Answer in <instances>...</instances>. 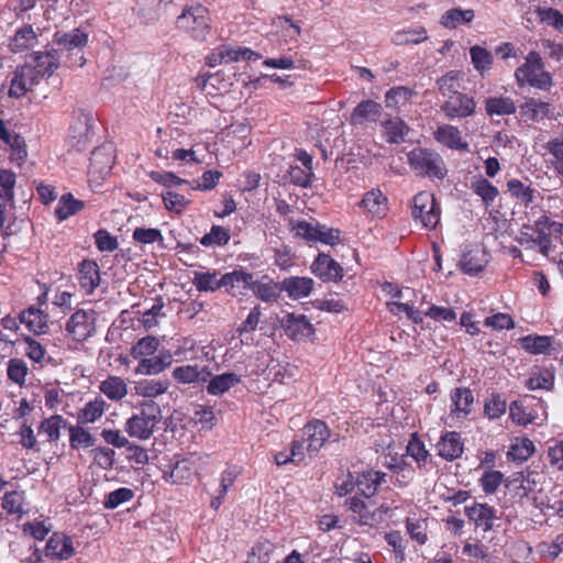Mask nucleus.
Segmentation results:
<instances>
[{"mask_svg":"<svg viewBox=\"0 0 563 563\" xmlns=\"http://www.w3.org/2000/svg\"><path fill=\"white\" fill-rule=\"evenodd\" d=\"M536 444L528 438H516L509 445L508 459L516 463H523L534 454Z\"/></svg>","mask_w":563,"mask_h":563,"instance_id":"c03bdc74","label":"nucleus"},{"mask_svg":"<svg viewBox=\"0 0 563 563\" xmlns=\"http://www.w3.org/2000/svg\"><path fill=\"white\" fill-rule=\"evenodd\" d=\"M159 346V340L155 336L147 335L140 339L131 349V355L134 358H145L153 355Z\"/></svg>","mask_w":563,"mask_h":563,"instance_id":"69168bd1","label":"nucleus"},{"mask_svg":"<svg viewBox=\"0 0 563 563\" xmlns=\"http://www.w3.org/2000/svg\"><path fill=\"white\" fill-rule=\"evenodd\" d=\"M384 477L385 473L374 470L357 473L355 477V487L362 496L369 498L376 494Z\"/></svg>","mask_w":563,"mask_h":563,"instance_id":"f704fd0d","label":"nucleus"},{"mask_svg":"<svg viewBox=\"0 0 563 563\" xmlns=\"http://www.w3.org/2000/svg\"><path fill=\"white\" fill-rule=\"evenodd\" d=\"M527 398L521 401H512L509 404V418L517 426H528L537 419V412L526 404Z\"/></svg>","mask_w":563,"mask_h":563,"instance_id":"ea45409f","label":"nucleus"},{"mask_svg":"<svg viewBox=\"0 0 563 563\" xmlns=\"http://www.w3.org/2000/svg\"><path fill=\"white\" fill-rule=\"evenodd\" d=\"M99 390L108 399L120 401L128 395V385L122 377L109 376L100 383Z\"/></svg>","mask_w":563,"mask_h":563,"instance_id":"58836bf2","label":"nucleus"},{"mask_svg":"<svg viewBox=\"0 0 563 563\" xmlns=\"http://www.w3.org/2000/svg\"><path fill=\"white\" fill-rule=\"evenodd\" d=\"M406 453L415 460L418 471L428 473L433 470L434 464L432 462V455L430 451L426 449V443L419 437L418 432L410 434V439L406 445Z\"/></svg>","mask_w":563,"mask_h":563,"instance_id":"412c9836","label":"nucleus"},{"mask_svg":"<svg viewBox=\"0 0 563 563\" xmlns=\"http://www.w3.org/2000/svg\"><path fill=\"white\" fill-rule=\"evenodd\" d=\"M534 13L540 21V24L552 26L558 32L563 29V13L553 7L536 5Z\"/></svg>","mask_w":563,"mask_h":563,"instance_id":"864d4df0","label":"nucleus"},{"mask_svg":"<svg viewBox=\"0 0 563 563\" xmlns=\"http://www.w3.org/2000/svg\"><path fill=\"white\" fill-rule=\"evenodd\" d=\"M507 189L510 197L521 202L522 206L529 207L536 199L538 191L532 186L526 185L519 178H510L507 181Z\"/></svg>","mask_w":563,"mask_h":563,"instance_id":"4c0bfd02","label":"nucleus"},{"mask_svg":"<svg viewBox=\"0 0 563 563\" xmlns=\"http://www.w3.org/2000/svg\"><path fill=\"white\" fill-rule=\"evenodd\" d=\"M383 132L389 143H399L405 140L408 126L400 118L387 119L383 124Z\"/></svg>","mask_w":563,"mask_h":563,"instance_id":"4d7b16f0","label":"nucleus"},{"mask_svg":"<svg viewBox=\"0 0 563 563\" xmlns=\"http://www.w3.org/2000/svg\"><path fill=\"white\" fill-rule=\"evenodd\" d=\"M471 188L474 194L479 196L485 207H489L498 195L497 187L483 176L474 178Z\"/></svg>","mask_w":563,"mask_h":563,"instance_id":"8fccbe9b","label":"nucleus"},{"mask_svg":"<svg viewBox=\"0 0 563 563\" xmlns=\"http://www.w3.org/2000/svg\"><path fill=\"white\" fill-rule=\"evenodd\" d=\"M250 373L249 391L265 395L274 383L289 384L294 374L287 366H283L272 358L268 352H257L256 364Z\"/></svg>","mask_w":563,"mask_h":563,"instance_id":"f257e3e1","label":"nucleus"},{"mask_svg":"<svg viewBox=\"0 0 563 563\" xmlns=\"http://www.w3.org/2000/svg\"><path fill=\"white\" fill-rule=\"evenodd\" d=\"M34 60L35 64L32 67L38 69L41 78L51 76L59 66V57L56 52L37 53Z\"/></svg>","mask_w":563,"mask_h":563,"instance_id":"13d9d810","label":"nucleus"},{"mask_svg":"<svg viewBox=\"0 0 563 563\" xmlns=\"http://www.w3.org/2000/svg\"><path fill=\"white\" fill-rule=\"evenodd\" d=\"M360 207L376 218H384L388 210V199L380 189H373L363 195Z\"/></svg>","mask_w":563,"mask_h":563,"instance_id":"c756f323","label":"nucleus"},{"mask_svg":"<svg viewBox=\"0 0 563 563\" xmlns=\"http://www.w3.org/2000/svg\"><path fill=\"white\" fill-rule=\"evenodd\" d=\"M439 92L446 98H451L452 95L459 92L461 88L460 84V71L451 70L445 73L441 78L437 80Z\"/></svg>","mask_w":563,"mask_h":563,"instance_id":"052dcab7","label":"nucleus"},{"mask_svg":"<svg viewBox=\"0 0 563 563\" xmlns=\"http://www.w3.org/2000/svg\"><path fill=\"white\" fill-rule=\"evenodd\" d=\"M415 95L412 88L406 86L393 87L387 90L385 96L386 108L399 109L405 107Z\"/></svg>","mask_w":563,"mask_h":563,"instance_id":"3c124183","label":"nucleus"},{"mask_svg":"<svg viewBox=\"0 0 563 563\" xmlns=\"http://www.w3.org/2000/svg\"><path fill=\"white\" fill-rule=\"evenodd\" d=\"M438 456L445 462H454L465 452V440L456 431H445L440 435L435 444Z\"/></svg>","mask_w":563,"mask_h":563,"instance_id":"6ab92c4d","label":"nucleus"},{"mask_svg":"<svg viewBox=\"0 0 563 563\" xmlns=\"http://www.w3.org/2000/svg\"><path fill=\"white\" fill-rule=\"evenodd\" d=\"M519 343L522 350L531 354L548 353L553 343L550 335L529 334L521 336Z\"/></svg>","mask_w":563,"mask_h":563,"instance_id":"37998d69","label":"nucleus"},{"mask_svg":"<svg viewBox=\"0 0 563 563\" xmlns=\"http://www.w3.org/2000/svg\"><path fill=\"white\" fill-rule=\"evenodd\" d=\"M477 102L474 97L459 91L443 101L441 110L448 119H464L475 114Z\"/></svg>","mask_w":563,"mask_h":563,"instance_id":"ddd939ff","label":"nucleus"},{"mask_svg":"<svg viewBox=\"0 0 563 563\" xmlns=\"http://www.w3.org/2000/svg\"><path fill=\"white\" fill-rule=\"evenodd\" d=\"M41 74L36 67L31 64L20 66L14 71L11 79L9 96L12 98H21L31 91L41 80Z\"/></svg>","mask_w":563,"mask_h":563,"instance_id":"4468645a","label":"nucleus"},{"mask_svg":"<svg viewBox=\"0 0 563 563\" xmlns=\"http://www.w3.org/2000/svg\"><path fill=\"white\" fill-rule=\"evenodd\" d=\"M176 25L179 30L190 34L195 40L203 41L210 32L207 8L201 4L186 7L177 18Z\"/></svg>","mask_w":563,"mask_h":563,"instance_id":"6e6552de","label":"nucleus"},{"mask_svg":"<svg viewBox=\"0 0 563 563\" xmlns=\"http://www.w3.org/2000/svg\"><path fill=\"white\" fill-rule=\"evenodd\" d=\"M428 40L424 26L401 29L393 34V43L397 45L419 44Z\"/></svg>","mask_w":563,"mask_h":563,"instance_id":"09e8293b","label":"nucleus"},{"mask_svg":"<svg viewBox=\"0 0 563 563\" xmlns=\"http://www.w3.org/2000/svg\"><path fill=\"white\" fill-rule=\"evenodd\" d=\"M474 395L471 388L456 387L451 390V417L465 419L472 411Z\"/></svg>","mask_w":563,"mask_h":563,"instance_id":"393cba45","label":"nucleus"},{"mask_svg":"<svg viewBox=\"0 0 563 563\" xmlns=\"http://www.w3.org/2000/svg\"><path fill=\"white\" fill-rule=\"evenodd\" d=\"M544 147L548 150V153L552 155L550 163L554 172L563 177V137L549 140Z\"/></svg>","mask_w":563,"mask_h":563,"instance_id":"0e129e2a","label":"nucleus"},{"mask_svg":"<svg viewBox=\"0 0 563 563\" xmlns=\"http://www.w3.org/2000/svg\"><path fill=\"white\" fill-rule=\"evenodd\" d=\"M441 208L434 195L429 191H420L415 195L411 206V217L420 222L424 229H435L440 222Z\"/></svg>","mask_w":563,"mask_h":563,"instance_id":"9d476101","label":"nucleus"},{"mask_svg":"<svg viewBox=\"0 0 563 563\" xmlns=\"http://www.w3.org/2000/svg\"><path fill=\"white\" fill-rule=\"evenodd\" d=\"M345 506L355 522L360 525L374 526L376 522L373 504L366 503L357 496L350 497Z\"/></svg>","mask_w":563,"mask_h":563,"instance_id":"cd10ccee","label":"nucleus"},{"mask_svg":"<svg viewBox=\"0 0 563 563\" xmlns=\"http://www.w3.org/2000/svg\"><path fill=\"white\" fill-rule=\"evenodd\" d=\"M35 32L32 26H24L16 31L11 40L10 47L12 52H22L35 42Z\"/></svg>","mask_w":563,"mask_h":563,"instance_id":"774afa93","label":"nucleus"},{"mask_svg":"<svg viewBox=\"0 0 563 563\" xmlns=\"http://www.w3.org/2000/svg\"><path fill=\"white\" fill-rule=\"evenodd\" d=\"M114 164L113 147L110 144L97 147L90 157L88 175L91 180L99 181L108 176Z\"/></svg>","mask_w":563,"mask_h":563,"instance_id":"f3484780","label":"nucleus"},{"mask_svg":"<svg viewBox=\"0 0 563 563\" xmlns=\"http://www.w3.org/2000/svg\"><path fill=\"white\" fill-rule=\"evenodd\" d=\"M555 374L549 369H543L534 373L527 379V388L531 390L547 389L550 390L554 387Z\"/></svg>","mask_w":563,"mask_h":563,"instance_id":"338daca9","label":"nucleus"},{"mask_svg":"<svg viewBox=\"0 0 563 563\" xmlns=\"http://www.w3.org/2000/svg\"><path fill=\"white\" fill-rule=\"evenodd\" d=\"M311 274L320 278L322 283H340L344 276V269L330 254L320 252L310 265Z\"/></svg>","mask_w":563,"mask_h":563,"instance_id":"f8f14e48","label":"nucleus"},{"mask_svg":"<svg viewBox=\"0 0 563 563\" xmlns=\"http://www.w3.org/2000/svg\"><path fill=\"white\" fill-rule=\"evenodd\" d=\"M407 162L411 170L419 177L444 179L448 168L442 156L428 147H413L407 154Z\"/></svg>","mask_w":563,"mask_h":563,"instance_id":"f03ea898","label":"nucleus"},{"mask_svg":"<svg viewBox=\"0 0 563 563\" xmlns=\"http://www.w3.org/2000/svg\"><path fill=\"white\" fill-rule=\"evenodd\" d=\"M20 321L36 334L44 333L47 329V314L34 307H30L21 312Z\"/></svg>","mask_w":563,"mask_h":563,"instance_id":"a19ab883","label":"nucleus"},{"mask_svg":"<svg viewBox=\"0 0 563 563\" xmlns=\"http://www.w3.org/2000/svg\"><path fill=\"white\" fill-rule=\"evenodd\" d=\"M91 119L87 115H80L69 128L68 146L69 151L84 152L92 140Z\"/></svg>","mask_w":563,"mask_h":563,"instance_id":"a211bd4d","label":"nucleus"},{"mask_svg":"<svg viewBox=\"0 0 563 563\" xmlns=\"http://www.w3.org/2000/svg\"><path fill=\"white\" fill-rule=\"evenodd\" d=\"M551 112V103L536 100L534 97H529L519 107L520 119L523 122H541L542 119L550 117Z\"/></svg>","mask_w":563,"mask_h":563,"instance_id":"bb28decb","label":"nucleus"},{"mask_svg":"<svg viewBox=\"0 0 563 563\" xmlns=\"http://www.w3.org/2000/svg\"><path fill=\"white\" fill-rule=\"evenodd\" d=\"M161 419L158 405L153 401H145L141 405V409L126 420L124 430L132 438L147 440L154 433Z\"/></svg>","mask_w":563,"mask_h":563,"instance_id":"423d86ee","label":"nucleus"},{"mask_svg":"<svg viewBox=\"0 0 563 563\" xmlns=\"http://www.w3.org/2000/svg\"><path fill=\"white\" fill-rule=\"evenodd\" d=\"M288 229L295 238L305 240L307 243H318L325 245H335L341 238V231L322 224L318 221L288 219Z\"/></svg>","mask_w":563,"mask_h":563,"instance_id":"39448f33","label":"nucleus"},{"mask_svg":"<svg viewBox=\"0 0 563 563\" xmlns=\"http://www.w3.org/2000/svg\"><path fill=\"white\" fill-rule=\"evenodd\" d=\"M382 107L379 102L374 100L361 101L357 107L354 108L350 122L353 125H361L367 122H376L380 117Z\"/></svg>","mask_w":563,"mask_h":563,"instance_id":"72a5a7b5","label":"nucleus"},{"mask_svg":"<svg viewBox=\"0 0 563 563\" xmlns=\"http://www.w3.org/2000/svg\"><path fill=\"white\" fill-rule=\"evenodd\" d=\"M285 334L296 342L313 339L316 328L305 314L287 313L284 318Z\"/></svg>","mask_w":563,"mask_h":563,"instance_id":"aec40b11","label":"nucleus"},{"mask_svg":"<svg viewBox=\"0 0 563 563\" xmlns=\"http://www.w3.org/2000/svg\"><path fill=\"white\" fill-rule=\"evenodd\" d=\"M314 280L309 276H289L282 282L283 291L290 299L307 298L314 289Z\"/></svg>","mask_w":563,"mask_h":563,"instance_id":"a878e982","label":"nucleus"},{"mask_svg":"<svg viewBox=\"0 0 563 563\" xmlns=\"http://www.w3.org/2000/svg\"><path fill=\"white\" fill-rule=\"evenodd\" d=\"M199 461L198 453H189L181 459L175 457L163 471V478L173 485L188 484L196 475V465Z\"/></svg>","mask_w":563,"mask_h":563,"instance_id":"9b49d317","label":"nucleus"},{"mask_svg":"<svg viewBox=\"0 0 563 563\" xmlns=\"http://www.w3.org/2000/svg\"><path fill=\"white\" fill-rule=\"evenodd\" d=\"M108 404L102 397L97 396L93 399L87 401L82 408L77 412V421L79 424L95 423L102 418Z\"/></svg>","mask_w":563,"mask_h":563,"instance_id":"c9c22d12","label":"nucleus"},{"mask_svg":"<svg viewBox=\"0 0 563 563\" xmlns=\"http://www.w3.org/2000/svg\"><path fill=\"white\" fill-rule=\"evenodd\" d=\"M78 282L80 287L91 294L100 284L99 266L95 261L85 260L78 266Z\"/></svg>","mask_w":563,"mask_h":563,"instance_id":"473e14b6","label":"nucleus"},{"mask_svg":"<svg viewBox=\"0 0 563 563\" xmlns=\"http://www.w3.org/2000/svg\"><path fill=\"white\" fill-rule=\"evenodd\" d=\"M486 262L484 253L479 251H470L462 255L460 266L464 274L474 276L484 269Z\"/></svg>","mask_w":563,"mask_h":563,"instance_id":"5fc2aeb1","label":"nucleus"},{"mask_svg":"<svg viewBox=\"0 0 563 563\" xmlns=\"http://www.w3.org/2000/svg\"><path fill=\"white\" fill-rule=\"evenodd\" d=\"M170 386L168 379L151 378L142 379L134 386L135 394L143 398H156L165 394Z\"/></svg>","mask_w":563,"mask_h":563,"instance_id":"e433bc0d","label":"nucleus"},{"mask_svg":"<svg viewBox=\"0 0 563 563\" xmlns=\"http://www.w3.org/2000/svg\"><path fill=\"white\" fill-rule=\"evenodd\" d=\"M95 312L77 310L66 323V331L75 341L81 342L95 332Z\"/></svg>","mask_w":563,"mask_h":563,"instance_id":"dca6fc26","label":"nucleus"},{"mask_svg":"<svg viewBox=\"0 0 563 563\" xmlns=\"http://www.w3.org/2000/svg\"><path fill=\"white\" fill-rule=\"evenodd\" d=\"M305 441H307L306 450L308 456L313 457L317 455L319 450L329 441L331 431L330 428L322 419L309 420L301 429Z\"/></svg>","mask_w":563,"mask_h":563,"instance_id":"2eb2a0df","label":"nucleus"},{"mask_svg":"<svg viewBox=\"0 0 563 563\" xmlns=\"http://www.w3.org/2000/svg\"><path fill=\"white\" fill-rule=\"evenodd\" d=\"M45 552L47 556L68 560L75 553L73 540L64 533L55 532L48 539Z\"/></svg>","mask_w":563,"mask_h":563,"instance_id":"c85d7f7f","label":"nucleus"},{"mask_svg":"<svg viewBox=\"0 0 563 563\" xmlns=\"http://www.w3.org/2000/svg\"><path fill=\"white\" fill-rule=\"evenodd\" d=\"M249 289L257 299L264 300L267 303L277 300L283 291L282 283L273 280L268 275L252 282V275L249 274Z\"/></svg>","mask_w":563,"mask_h":563,"instance_id":"4be33fe9","label":"nucleus"},{"mask_svg":"<svg viewBox=\"0 0 563 563\" xmlns=\"http://www.w3.org/2000/svg\"><path fill=\"white\" fill-rule=\"evenodd\" d=\"M64 427H66V420L59 415H54L41 422L38 433L46 434L51 442L57 441L60 437V429Z\"/></svg>","mask_w":563,"mask_h":563,"instance_id":"680f3d73","label":"nucleus"},{"mask_svg":"<svg viewBox=\"0 0 563 563\" xmlns=\"http://www.w3.org/2000/svg\"><path fill=\"white\" fill-rule=\"evenodd\" d=\"M507 410V401L506 398L497 394V391H493L489 397L486 398L483 411L484 416L488 419H498Z\"/></svg>","mask_w":563,"mask_h":563,"instance_id":"bf43d9fd","label":"nucleus"},{"mask_svg":"<svg viewBox=\"0 0 563 563\" xmlns=\"http://www.w3.org/2000/svg\"><path fill=\"white\" fill-rule=\"evenodd\" d=\"M484 109L488 117H506L516 113L517 106L510 96H489L484 101Z\"/></svg>","mask_w":563,"mask_h":563,"instance_id":"2f4dec72","label":"nucleus"},{"mask_svg":"<svg viewBox=\"0 0 563 563\" xmlns=\"http://www.w3.org/2000/svg\"><path fill=\"white\" fill-rule=\"evenodd\" d=\"M69 445L73 450L88 449L96 444V438L90 431L77 423L68 427Z\"/></svg>","mask_w":563,"mask_h":563,"instance_id":"49530a36","label":"nucleus"},{"mask_svg":"<svg viewBox=\"0 0 563 563\" xmlns=\"http://www.w3.org/2000/svg\"><path fill=\"white\" fill-rule=\"evenodd\" d=\"M406 531L410 539L418 545H426L428 538V519L407 517L405 520Z\"/></svg>","mask_w":563,"mask_h":563,"instance_id":"a18cd8bd","label":"nucleus"},{"mask_svg":"<svg viewBox=\"0 0 563 563\" xmlns=\"http://www.w3.org/2000/svg\"><path fill=\"white\" fill-rule=\"evenodd\" d=\"M84 206V201L75 199L71 194H65L58 200L55 208V216L59 221H64L79 212Z\"/></svg>","mask_w":563,"mask_h":563,"instance_id":"de8ad7c7","label":"nucleus"},{"mask_svg":"<svg viewBox=\"0 0 563 563\" xmlns=\"http://www.w3.org/2000/svg\"><path fill=\"white\" fill-rule=\"evenodd\" d=\"M538 251L549 256L554 251L553 239L561 240L563 236V222L552 220L548 212H542L531 224Z\"/></svg>","mask_w":563,"mask_h":563,"instance_id":"0eeeda50","label":"nucleus"},{"mask_svg":"<svg viewBox=\"0 0 563 563\" xmlns=\"http://www.w3.org/2000/svg\"><path fill=\"white\" fill-rule=\"evenodd\" d=\"M470 54L471 63L477 71L484 73L490 69L494 63V57L487 48L476 44L471 47Z\"/></svg>","mask_w":563,"mask_h":563,"instance_id":"e2e57ef3","label":"nucleus"},{"mask_svg":"<svg viewBox=\"0 0 563 563\" xmlns=\"http://www.w3.org/2000/svg\"><path fill=\"white\" fill-rule=\"evenodd\" d=\"M2 508L9 515H15L18 518H21L27 512L24 493L19 490L5 493L2 499Z\"/></svg>","mask_w":563,"mask_h":563,"instance_id":"6e6d98bb","label":"nucleus"},{"mask_svg":"<svg viewBox=\"0 0 563 563\" xmlns=\"http://www.w3.org/2000/svg\"><path fill=\"white\" fill-rule=\"evenodd\" d=\"M208 382L207 391L210 395L218 396L228 391L231 387L238 384L240 379L234 373H224L213 377L210 376Z\"/></svg>","mask_w":563,"mask_h":563,"instance_id":"603ef678","label":"nucleus"},{"mask_svg":"<svg viewBox=\"0 0 563 563\" xmlns=\"http://www.w3.org/2000/svg\"><path fill=\"white\" fill-rule=\"evenodd\" d=\"M433 137L443 146L452 150H466L467 142L462 137L459 126L452 124L439 125Z\"/></svg>","mask_w":563,"mask_h":563,"instance_id":"7c9ffc66","label":"nucleus"},{"mask_svg":"<svg viewBox=\"0 0 563 563\" xmlns=\"http://www.w3.org/2000/svg\"><path fill=\"white\" fill-rule=\"evenodd\" d=\"M55 42L58 45V52L66 57V64L69 67H82L85 57L82 49L88 43V34L75 29L67 33H56Z\"/></svg>","mask_w":563,"mask_h":563,"instance_id":"1a4fd4ad","label":"nucleus"},{"mask_svg":"<svg viewBox=\"0 0 563 563\" xmlns=\"http://www.w3.org/2000/svg\"><path fill=\"white\" fill-rule=\"evenodd\" d=\"M194 284L200 291H214L221 287L233 297L242 298L246 290V273L243 271H234L224 274L220 279L216 273H195Z\"/></svg>","mask_w":563,"mask_h":563,"instance_id":"20e7f679","label":"nucleus"},{"mask_svg":"<svg viewBox=\"0 0 563 563\" xmlns=\"http://www.w3.org/2000/svg\"><path fill=\"white\" fill-rule=\"evenodd\" d=\"M515 79L519 87L528 85L549 90L553 86L552 74L544 69L542 56L537 51H530L523 64L516 68Z\"/></svg>","mask_w":563,"mask_h":563,"instance_id":"7ed1b4c3","label":"nucleus"},{"mask_svg":"<svg viewBox=\"0 0 563 563\" xmlns=\"http://www.w3.org/2000/svg\"><path fill=\"white\" fill-rule=\"evenodd\" d=\"M172 376L179 384H201L208 382L211 372L207 366L188 364L175 367L172 372Z\"/></svg>","mask_w":563,"mask_h":563,"instance_id":"b1692460","label":"nucleus"},{"mask_svg":"<svg viewBox=\"0 0 563 563\" xmlns=\"http://www.w3.org/2000/svg\"><path fill=\"white\" fill-rule=\"evenodd\" d=\"M464 514L471 522L484 532L493 530L496 519V509L487 503H474L471 507L464 508Z\"/></svg>","mask_w":563,"mask_h":563,"instance_id":"5701e85b","label":"nucleus"},{"mask_svg":"<svg viewBox=\"0 0 563 563\" xmlns=\"http://www.w3.org/2000/svg\"><path fill=\"white\" fill-rule=\"evenodd\" d=\"M475 18V11L472 9L462 10L459 7H454L451 10L445 11L441 19L440 24L448 29H456L462 24H470Z\"/></svg>","mask_w":563,"mask_h":563,"instance_id":"79ce46f5","label":"nucleus"}]
</instances>
